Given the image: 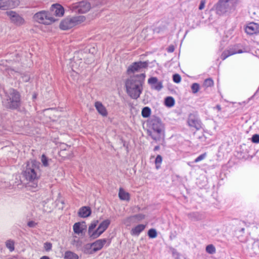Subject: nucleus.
I'll use <instances>...</instances> for the list:
<instances>
[{
  "mask_svg": "<svg viewBox=\"0 0 259 259\" xmlns=\"http://www.w3.org/2000/svg\"><path fill=\"white\" fill-rule=\"evenodd\" d=\"M191 90L193 93H196L199 90V85L197 83H194L191 85Z\"/></svg>",
  "mask_w": 259,
  "mask_h": 259,
  "instance_id": "35",
  "label": "nucleus"
},
{
  "mask_svg": "<svg viewBox=\"0 0 259 259\" xmlns=\"http://www.w3.org/2000/svg\"><path fill=\"white\" fill-rule=\"evenodd\" d=\"M206 156V153H203L201 155H200L198 157H197L194 160V162L197 163L198 162L203 159H204Z\"/></svg>",
  "mask_w": 259,
  "mask_h": 259,
  "instance_id": "41",
  "label": "nucleus"
},
{
  "mask_svg": "<svg viewBox=\"0 0 259 259\" xmlns=\"http://www.w3.org/2000/svg\"><path fill=\"white\" fill-rule=\"evenodd\" d=\"M187 123L189 126L199 130L202 127V123L198 116L193 113L189 115Z\"/></svg>",
  "mask_w": 259,
  "mask_h": 259,
  "instance_id": "9",
  "label": "nucleus"
},
{
  "mask_svg": "<svg viewBox=\"0 0 259 259\" xmlns=\"http://www.w3.org/2000/svg\"><path fill=\"white\" fill-rule=\"evenodd\" d=\"M162 161V158L161 155H158L155 160V163L156 164V167L157 169L159 168V166L158 164H160Z\"/></svg>",
  "mask_w": 259,
  "mask_h": 259,
  "instance_id": "34",
  "label": "nucleus"
},
{
  "mask_svg": "<svg viewBox=\"0 0 259 259\" xmlns=\"http://www.w3.org/2000/svg\"><path fill=\"white\" fill-rule=\"evenodd\" d=\"M157 81L158 79L156 77H150L149 78L148 81V83L151 85L152 88H153V86L156 84V83H157Z\"/></svg>",
  "mask_w": 259,
  "mask_h": 259,
  "instance_id": "38",
  "label": "nucleus"
},
{
  "mask_svg": "<svg viewBox=\"0 0 259 259\" xmlns=\"http://www.w3.org/2000/svg\"><path fill=\"white\" fill-rule=\"evenodd\" d=\"M251 141L254 143H259V135L255 134L253 135L251 138Z\"/></svg>",
  "mask_w": 259,
  "mask_h": 259,
  "instance_id": "42",
  "label": "nucleus"
},
{
  "mask_svg": "<svg viewBox=\"0 0 259 259\" xmlns=\"http://www.w3.org/2000/svg\"><path fill=\"white\" fill-rule=\"evenodd\" d=\"M50 13L53 15L58 17H61L64 13V9L63 7L59 4H53L50 9Z\"/></svg>",
  "mask_w": 259,
  "mask_h": 259,
  "instance_id": "14",
  "label": "nucleus"
},
{
  "mask_svg": "<svg viewBox=\"0 0 259 259\" xmlns=\"http://www.w3.org/2000/svg\"><path fill=\"white\" fill-rule=\"evenodd\" d=\"M245 32L249 35H253L259 33V24L254 22L248 24L245 28Z\"/></svg>",
  "mask_w": 259,
  "mask_h": 259,
  "instance_id": "15",
  "label": "nucleus"
},
{
  "mask_svg": "<svg viewBox=\"0 0 259 259\" xmlns=\"http://www.w3.org/2000/svg\"><path fill=\"white\" fill-rule=\"evenodd\" d=\"M37 223L33 221H29L27 223V226L30 228H34Z\"/></svg>",
  "mask_w": 259,
  "mask_h": 259,
  "instance_id": "43",
  "label": "nucleus"
},
{
  "mask_svg": "<svg viewBox=\"0 0 259 259\" xmlns=\"http://www.w3.org/2000/svg\"><path fill=\"white\" fill-rule=\"evenodd\" d=\"M213 85V81L211 78H207L206 79L203 83V85L206 87H210Z\"/></svg>",
  "mask_w": 259,
  "mask_h": 259,
  "instance_id": "32",
  "label": "nucleus"
},
{
  "mask_svg": "<svg viewBox=\"0 0 259 259\" xmlns=\"http://www.w3.org/2000/svg\"><path fill=\"white\" fill-rule=\"evenodd\" d=\"M172 79L175 82L178 83L181 80V77L179 74H175L172 76Z\"/></svg>",
  "mask_w": 259,
  "mask_h": 259,
  "instance_id": "39",
  "label": "nucleus"
},
{
  "mask_svg": "<svg viewBox=\"0 0 259 259\" xmlns=\"http://www.w3.org/2000/svg\"><path fill=\"white\" fill-rule=\"evenodd\" d=\"M148 63L147 62H135L129 66L127 72L128 73H134L135 72L141 71V70L148 67Z\"/></svg>",
  "mask_w": 259,
  "mask_h": 259,
  "instance_id": "12",
  "label": "nucleus"
},
{
  "mask_svg": "<svg viewBox=\"0 0 259 259\" xmlns=\"http://www.w3.org/2000/svg\"><path fill=\"white\" fill-rule=\"evenodd\" d=\"M175 50V48L173 46H170L168 47V49H167V51L169 53H172Z\"/></svg>",
  "mask_w": 259,
  "mask_h": 259,
  "instance_id": "46",
  "label": "nucleus"
},
{
  "mask_svg": "<svg viewBox=\"0 0 259 259\" xmlns=\"http://www.w3.org/2000/svg\"><path fill=\"white\" fill-rule=\"evenodd\" d=\"M39 163L31 160L27 163L25 170L22 172L23 177L27 181V187L35 189L37 187L40 177Z\"/></svg>",
  "mask_w": 259,
  "mask_h": 259,
  "instance_id": "1",
  "label": "nucleus"
},
{
  "mask_svg": "<svg viewBox=\"0 0 259 259\" xmlns=\"http://www.w3.org/2000/svg\"><path fill=\"white\" fill-rule=\"evenodd\" d=\"M91 210L89 207L83 206L81 207L78 212V215L81 218H86L90 215Z\"/></svg>",
  "mask_w": 259,
  "mask_h": 259,
  "instance_id": "17",
  "label": "nucleus"
},
{
  "mask_svg": "<svg viewBox=\"0 0 259 259\" xmlns=\"http://www.w3.org/2000/svg\"><path fill=\"white\" fill-rule=\"evenodd\" d=\"M146 226L140 224L132 228L131 234L133 236H139V234L145 229Z\"/></svg>",
  "mask_w": 259,
  "mask_h": 259,
  "instance_id": "18",
  "label": "nucleus"
},
{
  "mask_svg": "<svg viewBox=\"0 0 259 259\" xmlns=\"http://www.w3.org/2000/svg\"><path fill=\"white\" fill-rule=\"evenodd\" d=\"M238 1V0H219L212 10H214L219 16L230 13L235 10Z\"/></svg>",
  "mask_w": 259,
  "mask_h": 259,
  "instance_id": "5",
  "label": "nucleus"
},
{
  "mask_svg": "<svg viewBox=\"0 0 259 259\" xmlns=\"http://www.w3.org/2000/svg\"><path fill=\"white\" fill-rule=\"evenodd\" d=\"M6 246L11 251L14 250V242L12 240H9L6 242Z\"/></svg>",
  "mask_w": 259,
  "mask_h": 259,
  "instance_id": "31",
  "label": "nucleus"
},
{
  "mask_svg": "<svg viewBox=\"0 0 259 259\" xmlns=\"http://www.w3.org/2000/svg\"><path fill=\"white\" fill-rule=\"evenodd\" d=\"M145 215L142 213L135 214L130 217V219L135 218L137 219L138 221H141L145 219Z\"/></svg>",
  "mask_w": 259,
  "mask_h": 259,
  "instance_id": "37",
  "label": "nucleus"
},
{
  "mask_svg": "<svg viewBox=\"0 0 259 259\" xmlns=\"http://www.w3.org/2000/svg\"><path fill=\"white\" fill-rule=\"evenodd\" d=\"M148 135L156 142L163 141L164 124L160 118L152 116L147 120Z\"/></svg>",
  "mask_w": 259,
  "mask_h": 259,
  "instance_id": "3",
  "label": "nucleus"
},
{
  "mask_svg": "<svg viewBox=\"0 0 259 259\" xmlns=\"http://www.w3.org/2000/svg\"><path fill=\"white\" fill-rule=\"evenodd\" d=\"M107 239L105 238L98 239L92 243L87 244L85 246V248H88V247L89 248L93 247V249L90 252V253H95L101 250L107 242Z\"/></svg>",
  "mask_w": 259,
  "mask_h": 259,
  "instance_id": "10",
  "label": "nucleus"
},
{
  "mask_svg": "<svg viewBox=\"0 0 259 259\" xmlns=\"http://www.w3.org/2000/svg\"><path fill=\"white\" fill-rule=\"evenodd\" d=\"M95 106L98 113L101 115L103 116H106L107 115L108 112L107 110L101 102H96L95 104Z\"/></svg>",
  "mask_w": 259,
  "mask_h": 259,
  "instance_id": "16",
  "label": "nucleus"
},
{
  "mask_svg": "<svg viewBox=\"0 0 259 259\" xmlns=\"http://www.w3.org/2000/svg\"><path fill=\"white\" fill-rule=\"evenodd\" d=\"M40 259H50V258L47 256H43Z\"/></svg>",
  "mask_w": 259,
  "mask_h": 259,
  "instance_id": "49",
  "label": "nucleus"
},
{
  "mask_svg": "<svg viewBox=\"0 0 259 259\" xmlns=\"http://www.w3.org/2000/svg\"><path fill=\"white\" fill-rule=\"evenodd\" d=\"M64 259H78V256L72 251H67L64 254Z\"/></svg>",
  "mask_w": 259,
  "mask_h": 259,
  "instance_id": "22",
  "label": "nucleus"
},
{
  "mask_svg": "<svg viewBox=\"0 0 259 259\" xmlns=\"http://www.w3.org/2000/svg\"><path fill=\"white\" fill-rule=\"evenodd\" d=\"M164 104L168 107H171L175 104V100L172 97H167L164 100Z\"/></svg>",
  "mask_w": 259,
  "mask_h": 259,
  "instance_id": "24",
  "label": "nucleus"
},
{
  "mask_svg": "<svg viewBox=\"0 0 259 259\" xmlns=\"http://www.w3.org/2000/svg\"><path fill=\"white\" fill-rule=\"evenodd\" d=\"M84 20V17L82 16L67 18L61 21L60 28L62 30H68L81 23Z\"/></svg>",
  "mask_w": 259,
  "mask_h": 259,
  "instance_id": "7",
  "label": "nucleus"
},
{
  "mask_svg": "<svg viewBox=\"0 0 259 259\" xmlns=\"http://www.w3.org/2000/svg\"><path fill=\"white\" fill-rule=\"evenodd\" d=\"M151 110L149 107H145L142 110L141 114L144 118H147L150 116Z\"/></svg>",
  "mask_w": 259,
  "mask_h": 259,
  "instance_id": "25",
  "label": "nucleus"
},
{
  "mask_svg": "<svg viewBox=\"0 0 259 259\" xmlns=\"http://www.w3.org/2000/svg\"><path fill=\"white\" fill-rule=\"evenodd\" d=\"M102 233H103L97 228L96 230H93L91 233L88 234L91 239H95L99 237Z\"/></svg>",
  "mask_w": 259,
  "mask_h": 259,
  "instance_id": "23",
  "label": "nucleus"
},
{
  "mask_svg": "<svg viewBox=\"0 0 259 259\" xmlns=\"http://www.w3.org/2000/svg\"><path fill=\"white\" fill-rule=\"evenodd\" d=\"M206 251L209 254H213L215 252V248L212 244L208 245L206 247Z\"/></svg>",
  "mask_w": 259,
  "mask_h": 259,
  "instance_id": "28",
  "label": "nucleus"
},
{
  "mask_svg": "<svg viewBox=\"0 0 259 259\" xmlns=\"http://www.w3.org/2000/svg\"><path fill=\"white\" fill-rule=\"evenodd\" d=\"M236 52H234L233 51L228 50L226 51H224L221 55V58L223 60H225L229 56L235 54Z\"/></svg>",
  "mask_w": 259,
  "mask_h": 259,
  "instance_id": "27",
  "label": "nucleus"
},
{
  "mask_svg": "<svg viewBox=\"0 0 259 259\" xmlns=\"http://www.w3.org/2000/svg\"><path fill=\"white\" fill-rule=\"evenodd\" d=\"M32 98H33V99H35V98H36V95L34 94L33 95Z\"/></svg>",
  "mask_w": 259,
  "mask_h": 259,
  "instance_id": "51",
  "label": "nucleus"
},
{
  "mask_svg": "<svg viewBox=\"0 0 259 259\" xmlns=\"http://www.w3.org/2000/svg\"><path fill=\"white\" fill-rule=\"evenodd\" d=\"M188 218L192 221H197L201 219L202 215L198 212H193L187 214Z\"/></svg>",
  "mask_w": 259,
  "mask_h": 259,
  "instance_id": "19",
  "label": "nucleus"
},
{
  "mask_svg": "<svg viewBox=\"0 0 259 259\" xmlns=\"http://www.w3.org/2000/svg\"><path fill=\"white\" fill-rule=\"evenodd\" d=\"M110 224V221L108 219L103 221L98 226V230L103 233L107 229Z\"/></svg>",
  "mask_w": 259,
  "mask_h": 259,
  "instance_id": "21",
  "label": "nucleus"
},
{
  "mask_svg": "<svg viewBox=\"0 0 259 259\" xmlns=\"http://www.w3.org/2000/svg\"><path fill=\"white\" fill-rule=\"evenodd\" d=\"M118 196L122 200H129L130 198L129 193L125 192L122 188L119 189Z\"/></svg>",
  "mask_w": 259,
  "mask_h": 259,
  "instance_id": "20",
  "label": "nucleus"
},
{
  "mask_svg": "<svg viewBox=\"0 0 259 259\" xmlns=\"http://www.w3.org/2000/svg\"><path fill=\"white\" fill-rule=\"evenodd\" d=\"M233 52H235L234 51H233ZM236 52V54H237V53L240 54V53H242L243 52V51L241 50H239L237 52Z\"/></svg>",
  "mask_w": 259,
  "mask_h": 259,
  "instance_id": "50",
  "label": "nucleus"
},
{
  "mask_svg": "<svg viewBox=\"0 0 259 259\" xmlns=\"http://www.w3.org/2000/svg\"><path fill=\"white\" fill-rule=\"evenodd\" d=\"M215 108L217 109L218 111L221 110V107L220 105H217Z\"/></svg>",
  "mask_w": 259,
  "mask_h": 259,
  "instance_id": "48",
  "label": "nucleus"
},
{
  "mask_svg": "<svg viewBox=\"0 0 259 259\" xmlns=\"http://www.w3.org/2000/svg\"><path fill=\"white\" fill-rule=\"evenodd\" d=\"M91 9V5L87 1H81L74 4L72 6V10L75 13H85Z\"/></svg>",
  "mask_w": 259,
  "mask_h": 259,
  "instance_id": "8",
  "label": "nucleus"
},
{
  "mask_svg": "<svg viewBox=\"0 0 259 259\" xmlns=\"http://www.w3.org/2000/svg\"><path fill=\"white\" fill-rule=\"evenodd\" d=\"M41 161L42 163V165L44 166L47 167V166H49V162H48L49 159L45 154H42L41 155Z\"/></svg>",
  "mask_w": 259,
  "mask_h": 259,
  "instance_id": "33",
  "label": "nucleus"
},
{
  "mask_svg": "<svg viewBox=\"0 0 259 259\" xmlns=\"http://www.w3.org/2000/svg\"><path fill=\"white\" fill-rule=\"evenodd\" d=\"M6 14L10 17L11 22L16 25H21L25 22L24 19L14 11H7Z\"/></svg>",
  "mask_w": 259,
  "mask_h": 259,
  "instance_id": "11",
  "label": "nucleus"
},
{
  "mask_svg": "<svg viewBox=\"0 0 259 259\" xmlns=\"http://www.w3.org/2000/svg\"><path fill=\"white\" fill-rule=\"evenodd\" d=\"M33 19L44 25H50L56 21L50 12L46 11H41L35 13L33 16Z\"/></svg>",
  "mask_w": 259,
  "mask_h": 259,
  "instance_id": "6",
  "label": "nucleus"
},
{
  "mask_svg": "<svg viewBox=\"0 0 259 259\" xmlns=\"http://www.w3.org/2000/svg\"><path fill=\"white\" fill-rule=\"evenodd\" d=\"M163 88L162 83L161 81H157L156 84H155L153 86V89L157 90V91H160L161 89Z\"/></svg>",
  "mask_w": 259,
  "mask_h": 259,
  "instance_id": "36",
  "label": "nucleus"
},
{
  "mask_svg": "<svg viewBox=\"0 0 259 259\" xmlns=\"http://www.w3.org/2000/svg\"><path fill=\"white\" fill-rule=\"evenodd\" d=\"M44 248L47 251H50L52 248V244L50 242H46L44 243Z\"/></svg>",
  "mask_w": 259,
  "mask_h": 259,
  "instance_id": "40",
  "label": "nucleus"
},
{
  "mask_svg": "<svg viewBox=\"0 0 259 259\" xmlns=\"http://www.w3.org/2000/svg\"><path fill=\"white\" fill-rule=\"evenodd\" d=\"M98 224V221L97 220L93 221L89 227L88 233H91V232H92L96 227Z\"/></svg>",
  "mask_w": 259,
  "mask_h": 259,
  "instance_id": "30",
  "label": "nucleus"
},
{
  "mask_svg": "<svg viewBox=\"0 0 259 259\" xmlns=\"http://www.w3.org/2000/svg\"><path fill=\"white\" fill-rule=\"evenodd\" d=\"M148 235L151 238H155L157 235L156 230L154 229H150L148 232Z\"/></svg>",
  "mask_w": 259,
  "mask_h": 259,
  "instance_id": "29",
  "label": "nucleus"
},
{
  "mask_svg": "<svg viewBox=\"0 0 259 259\" xmlns=\"http://www.w3.org/2000/svg\"><path fill=\"white\" fill-rule=\"evenodd\" d=\"M145 74L133 76L127 79L125 82V87L128 95L134 99H137L143 91V83Z\"/></svg>",
  "mask_w": 259,
  "mask_h": 259,
  "instance_id": "2",
  "label": "nucleus"
},
{
  "mask_svg": "<svg viewBox=\"0 0 259 259\" xmlns=\"http://www.w3.org/2000/svg\"><path fill=\"white\" fill-rule=\"evenodd\" d=\"M22 80L24 82H27L29 80L30 77L28 75H24L22 76Z\"/></svg>",
  "mask_w": 259,
  "mask_h": 259,
  "instance_id": "44",
  "label": "nucleus"
},
{
  "mask_svg": "<svg viewBox=\"0 0 259 259\" xmlns=\"http://www.w3.org/2000/svg\"><path fill=\"white\" fill-rule=\"evenodd\" d=\"M19 0H0V9H13L19 5Z\"/></svg>",
  "mask_w": 259,
  "mask_h": 259,
  "instance_id": "13",
  "label": "nucleus"
},
{
  "mask_svg": "<svg viewBox=\"0 0 259 259\" xmlns=\"http://www.w3.org/2000/svg\"><path fill=\"white\" fill-rule=\"evenodd\" d=\"M81 224L79 222L76 223L73 226V229L74 233L76 234H79L81 233L83 231V229L80 226Z\"/></svg>",
  "mask_w": 259,
  "mask_h": 259,
  "instance_id": "26",
  "label": "nucleus"
},
{
  "mask_svg": "<svg viewBox=\"0 0 259 259\" xmlns=\"http://www.w3.org/2000/svg\"><path fill=\"white\" fill-rule=\"evenodd\" d=\"M159 149H160V147H159V146L157 145V146H156L154 147V151H157V150H159Z\"/></svg>",
  "mask_w": 259,
  "mask_h": 259,
  "instance_id": "47",
  "label": "nucleus"
},
{
  "mask_svg": "<svg viewBox=\"0 0 259 259\" xmlns=\"http://www.w3.org/2000/svg\"><path fill=\"white\" fill-rule=\"evenodd\" d=\"M205 1L204 0H202L200 2V5L199 6V9L201 10L204 9L205 6Z\"/></svg>",
  "mask_w": 259,
  "mask_h": 259,
  "instance_id": "45",
  "label": "nucleus"
},
{
  "mask_svg": "<svg viewBox=\"0 0 259 259\" xmlns=\"http://www.w3.org/2000/svg\"><path fill=\"white\" fill-rule=\"evenodd\" d=\"M3 105L6 108L17 109L21 106V95L14 89H10L5 92V95L2 101Z\"/></svg>",
  "mask_w": 259,
  "mask_h": 259,
  "instance_id": "4",
  "label": "nucleus"
}]
</instances>
